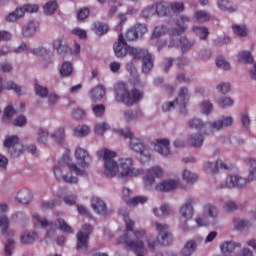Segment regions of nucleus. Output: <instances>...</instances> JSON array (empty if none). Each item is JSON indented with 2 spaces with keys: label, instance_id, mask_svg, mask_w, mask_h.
I'll return each mask as SVG.
<instances>
[{
  "label": "nucleus",
  "instance_id": "1",
  "mask_svg": "<svg viewBox=\"0 0 256 256\" xmlns=\"http://www.w3.org/2000/svg\"><path fill=\"white\" fill-rule=\"evenodd\" d=\"M119 215L124 219L126 233L118 238V243L123 244L126 251L137 253V256H147L145 243L141 240L147 235V231L143 228L133 229L135 227V221L129 218L127 210H119Z\"/></svg>",
  "mask_w": 256,
  "mask_h": 256
},
{
  "label": "nucleus",
  "instance_id": "2",
  "mask_svg": "<svg viewBox=\"0 0 256 256\" xmlns=\"http://www.w3.org/2000/svg\"><path fill=\"white\" fill-rule=\"evenodd\" d=\"M53 173L56 179L63 180L64 183H70L71 185L77 184L79 178L87 177V170L79 168L69 153L63 155L62 159L54 166Z\"/></svg>",
  "mask_w": 256,
  "mask_h": 256
},
{
  "label": "nucleus",
  "instance_id": "3",
  "mask_svg": "<svg viewBox=\"0 0 256 256\" xmlns=\"http://www.w3.org/2000/svg\"><path fill=\"white\" fill-rule=\"evenodd\" d=\"M189 23V17L187 16H180L176 22L177 28H174L169 31L170 42L168 47H181L183 53H187L194 45L195 42L189 41L187 37L183 35L185 32V24Z\"/></svg>",
  "mask_w": 256,
  "mask_h": 256
},
{
  "label": "nucleus",
  "instance_id": "4",
  "mask_svg": "<svg viewBox=\"0 0 256 256\" xmlns=\"http://www.w3.org/2000/svg\"><path fill=\"white\" fill-rule=\"evenodd\" d=\"M115 95L117 101L124 103L127 107H133V105L139 103L145 96L143 91L134 88L129 91V86L125 82H119L115 86Z\"/></svg>",
  "mask_w": 256,
  "mask_h": 256
},
{
  "label": "nucleus",
  "instance_id": "5",
  "mask_svg": "<svg viewBox=\"0 0 256 256\" xmlns=\"http://www.w3.org/2000/svg\"><path fill=\"white\" fill-rule=\"evenodd\" d=\"M189 99H191L189 88L181 87L178 91V96L175 101L164 103L162 105V111L167 113L169 111H173V109L176 108L181 115L185 116L187 115V104L189 103Z\"/></svg>",
  "mask_w": 256,
  "mask_h": 256
},
{
  "label": "nucleus",
  "instance_id": "6",
  "mask_svg": "<svg viewBox=\"0 0 256 256\" xmlns=\"http://www.w3.org/2000/svg\"><path fill=\"white\" fill-rule=\"evenodd\" d=\"M98 156L103 158L105 177H119V163L115 161L117 154L111 150L102 149L98 151Z\"/></svg>",
  "mask_w": 256,
  "mask_h": 256
},
{
  "label": "nucleus",
  "instance_id": "7",
  "mask_svg": "<svg viewBox=\"0 0 256 256\" xmlns=\"http://www.w3.org/2000/svg\"><path fill=\"white\" fill-rule=\"evenodd\" d=\"M118 133L122 135V137H125V139H130L129 147L132 151L139 153L141 157H145V159H151V151H149V149L145 147V143L137 138V136L133 135L129 129H120Z\"/></svg>",
  "mask_w": 256,
  "mask_h": 256
},
{
  "label": "nucleus",
  "instance_id": "8",
  "mask_svg": "<svg viewBox=\"0 0 256 256\" xmlns=\"http://www.w3.org/2000/svg\"><path fill=\"white\" fill-rule=\"evenodd\" d=\"M119 177L120 179H127L133 177H139L145 173L143 168L133 167L132 158H120L118 160Z\"/></svg>",
  "mask_w": 256,
  "mask_h": 256
},
{
  "label": "nucleus",
  "instance_id": "9",
  "mask_svg": "<svg viewBox=\"0 0 256 256\" xmlns=\"http://www.w3.org/2000/svg\"><path fill=\"white\" fill-rule=\"evenodd\" d=\"M195 203V198H188L185 203L181 206L180 208V217H182V219H184V225L182 226V229L185 233L189 232V231H193V229H195V227L193 226H189V221H191V219H193V215L195 213L194 209H193V204Z\"/></svg>",
  "mask_w": 256,
  "mask_h": 256
},
{
  "label": "nucleus",
  "instance_id": "10",
  "mask_svg": "<svg viewBox=\"0 0 256 256\" xmlns=\"http://www.w3.org/2000/svg\"><path fill=\"white\" fill-rule=\"evenodd\" d=\"M39 5L37 4H24L23 7L16 8L13 12L5 16L6 23H15L18 19L25 17L26 13H37Z\"/></svg>",
  "mask_w": 256,
  "mask_h": 256
},
{
  "label": "nucleus",
  "instance_id": "11",
  "mask_svg": "<svg viewBox=\"0 0 256 256\" xmlns=\"http://www.w3.org/2000/svg\"><path fill=\"white\" fill-rule=\"evenodd\" d=\"M113 48L114 53L118 58L125 57L128 53L130 57L134 59L139 53V48L127 45V42H125V39H123L121 34L118 37V43H115Z\"/></svg>",
  "mask_w": 256,
  "mask_h": 256
},
{
  "label": "nucleus",
  "instance_id": "12",
  "mask_svg": "<svg viewBox=\"0 0 256 256\" xmlns=\"http://www.w3.org/2000/svg\"><path fill=\"white\" fill-rule=\"evenodd\" d=\"M163 175H165V170H163V167L159 165L152 166L147 169L143 176L145 189H151L153 185H155L156 179H161Z\"/></svg>",
  "mask_w": 256,
  "mask_h": 256
},
{
  "label": "nucleus",
  "instance_id": "13",
  "mask_svg": "<svg viewBox=\"0 0 256 256\" xmlns=\"http://www.w3.org/2000/svg\"><path fill=\"white\" fill-rule=\"evenodd\" d=\"M248 183L249 180L241 175H230L226 178L224 184L218 185V189H245Z\"/></svg>",
  "mask_w": 256,
  "mask_h": 256
},
{
  "label": "nucleus",
  "instance_id": "14",
  "mask_svg": "<svg viewBox=\"0 0 256 256\" xmlns=\"http://www.w3.org/2000/svg\"><path fill=\"white\" fill-rule=\"evenodd\" d=\"M32 221L36 227H42L43 229H47L46 238L47 239H55V235H57V231L53 225V222H49L47 218H43L38 214L32 215Z\"/></svg>",
  "mask_w": 256,
  "mask_h": 256
},
{
  "label": "nucleus",
  "instance_id": "15",
  "mask_svg": "<svg viewBox=\"0 0 256 256\" xmlns=\"http://www.w3.org/2000/svg\"><path fill=\"white\" fill-rule=\"evenodd\" d=\"M93 228L89 224L82 226V229L77 233V249L78 251H87L89 247V236L91 235Z\"/></svg>",
  "mask_w": 256,
  "mask_h": 256
},
{
  "label": "nucleus",
  "instance_id": "16",
  "mask_svg": "<svg viewBox=\"0 0 256 256\" xmlns=\"http://www.w3.org/2000/svg\"><path fill=\"white\" fill-rule=\"evenodd\" d=\"M133 59H142V73H149L154 67L155 59L145 49L138 48V54Z\"/></svg>",
  "mask_w": 256,
  "mask_h": 256
},
{
  "label": "nucleus",
  "instance_id": "17",
  "mask_svg": "<svg viewBox=\"0 0 256 256\" xmlns=\"http://www.w3.org/2000/svg\"><path fill=\"white\" fill-rule=\"evenodd\" d=\"M170 141L167 138H159L152 142L154 151L162 157H169L171 155Z\"/></svg>",
  "mask_w": 256,
  "mask_h": 256
},
{
  "label": "nucleus",
  "instance_id": "18",
  "mask_svg": "<svg viewBox=\"0 0 256 256\" xmlns=\"http://www.w3.org/2000/svg\"><path fill=\"white\" fill-rule=\"evenodd\" d=\"M123 199L127 205H130V207H136V205H144V203H147L149 201V198L146 196H136L133 198H129L133 195V191L129 188H124L122 191Z\"/></svg>",
  "mask_w": 256,
  "mask_h": 256
},
{
  "label": "nucleus",
  "instance_id": "19",
  "mask_svg": "<svg viewBox=\"0 0 256 256\" xmlns=\"http://www.w3.org/2000/svg\"><path fill=\"white\" fill-rule=\"evenodd\" d=\"M74 157L81 169H88L89 165H91L92 159L89 152L81 147L76 148Z\"/></svg>",
  "mask_w": 256,
  "mask_h": 256
},
{
  "label": "nucleus",
  "instance_id": "20",
  "mask_svg": "<svg viewBox=\"0 0 256 256\" xmlns=\"http://www.w3.org/2000/svg\"><path fill=\"white\" fill-rule=\"evenodd\" d=\"M156 230L158 231V241L161 245H169L171 242V233H169V225L161 222L155 223Z\"/></svg>",
  "mask_w": 256,
  "mask_h": 256
},
{
  "label": "nucleus",
  "instance_id": "21",
  "mask_svg": "<svg viewBox=\"0 0 256 256\" xmlns=\"http://www.w3.org/2000/svg\"><path fill=\"white\" fill-rule=\"evenodd\" d=\"M30 53H32V55H37L38 57H43V59L46 60V63L44 64L45 67H49V65L53 63V52L45 47L32 49L30 50Z\"/></svg>",
  "mask_w": 256,
  "mask_h": 256
},
{
  "label": "nucleus",
  "instance_id": "22",
  "mask_svg": "<svg viewBox=\"0 0 256 256\" xmlns=\"http://www.w3.org/2000/svg\"><path fill=\"white\" fill-rule=\"evenodd\" d=\"M15 201L21 205H29L33 201V193L27 188L20 189L16 193Z\"/></svg>",
  "mask_w": 256,
  "mask_h": 256
},
{
  "label": "nucleus",
  "instance_id": "23",
  "mask_svg": "<svg viewBox=\"0 0 256 256\" xmlns=\"http://www.w3.org/2000/svg\"><path fill=\"white\" fill-rule=\"evenodd\" d=\"M179 185V181L173 179H167L155 186L156 191L167 193L169 191H175Z\"/></svg>",
  "mask_w": 256,
  "mask_h": 256
},
{
  "label": "nucleus",
  "instance_id": "24",
  "mask_svg": "<svg viewBox=\"0 0 256 256\" xmlns=\"http://www.w3.org/2000/svg\"><path fill=\"white\" fill-rule=\"evenodd\" d=\"M37 31H39V22L36 20H30L22 27L23 37H33Z\"/></svg>",
  "mask_w": 256,
  "mask_h": 256
},
{
  "label": "nucleus",
  "instance_id": "25",
  "mask_svg": "<svg viewBox=\"0 0 256 256\" xmlns=\"http://www.w3.org/2000/svg\"><path fill=\"white\" fill-rule=\"evenodd\" d=\"M20 241L24 245H31V244L35 243L36 241H39V234L35 230L24 231L20 235Z\"/></svg>",
  "mask_w": 256,
  "mask_h": 256
},
{
  "label": "nucleus",
  "instance_id": "26",
  "mask_svg": "<svg viewBox=\"0 0 256 256\" xmlns=\"http://www.w3.org/2000/svg\"><path fill=\"white\" fill-rule=\"evenodd\" d=\"M91 207L98 215H107V205L100 198H92Z\"/></svg>",
  "mask_w": 256,
  "mask_h": 256
},
{
  "label": "nucleus",
  "instance_id": "27",
  "mask_svg": "<svg viewBox=\"0 0 256 256\" xmlns=\"http://www.w3.org/2000/svg\"><path fill=\"white\" fill-rule=\"evenodd\" d=\"M203 141L205 140L203 138V134L201 133H192L187 137V144L195 149L203 147Z\"/></svg>",
  "mask_w": 256,
  "mask_h": 256
},
{
  "label": "nucleus",
  "instance_id": "28",
  "mask_svg": "<svg viewBox=\"0 0 256 256\" xmlns=\"http://www.w3.org/2000/svg\"><path fill=\"white\" fill-rule=\"evenodd\" d=\"M52 47L59 55H65V53H69V51H71V47L63 44V38L61 37L52 41Z\"/></svg>",
  "mask_w": 256,
  "mask_h": 256
},
{
  "label": "nucleus",
  "instance_id": "29",
  "mask_svg": "<svg viewBox=\"0 0 256 256\" xmlns=\"http://www.w3.org/2000/svg\"><path fill=\"white\" fill-rule=\"evenodd\" d=\"M124 120L127 123H131L133 121H139L143 117V111L141 110H125L123 112Z\"/></svg>",
  "mask_w": 256,
  "mask_h": 256
},
{
  "label": "nucleus",
  "instance_id": "30",
  "mask_svg": "<svg viewBox=\"0 0 256 256\" xmlns=\"http://www.w3.org/2000/svg\"><path fill=\"white\" fill-rule=\"evenodd\" d=\"M105 87L103 85H98L90 92V98L94 103L97 101H101L103 97H105Z\"/></svg>",
  "mask_w": 256,
  "mask_h": 256
},
{
  "label": "nucleus",
  "instance_id": "31",
  "mask_svg": "<svg viewBox=\"0 0 256 256\" xmlns=\"http://www.w3.org/2000/svg\"><path fill=\"white\" fill-rule=\"evenodd\" d=\"M0 229L4 237H13L14 232L9 230V218L5 215L0 217Z\"/></svg>",
  "mask_w": 256,
  "mask_h": 256
},
{
  "label": "nucleus",
  "instance_id": "32",
  "mask_svg": "<svg viewBox=\"0 0 256 256\" xmlns=\"http://www.w3.org/2000/svg\"><path fill=\"white\" fill-rule=\"evenodd\" d=\"M197 251V241L188 240L181 250L183 256H191Z\"/></svg>",
  "mask_w": 256,
  "mask_h": 256
},
{
  "label": "nucleus",
  "instance_id": "33",
  "mask_svg": "<svg viewBox=\"0 0 256 256\" xmlns=\"http://www.w3.org/2000/svg\"><path fill=\"white\" fill-rule=\"evenodd\" d=\"M169 7H170L169 2H165V1L154 4V9L158 17H165V15L169 13Z\"/></svg>",
  "mask_w": 256,
  "mask_h": 256
},
{
  "label": "nucleus",
  "instance_id": "34",
  "mask_svg": "<svg viewBox=\"0 0 256 256\" xmlns=\"http://www.w3.org/2000/svg\"><path fill=\"white\" fill-rule=\"evenodd\" d=\"M217 6L221 11H228V13H235L237 11V5L229 0H218Z\"/></svg>",
  "mask_w": 256,
  "mask_h": 256
},
{
  "label": "nucleus",
  "instance_id": "35",
  "mask_svg": "<svg viewBox=\"0 0 256 256\" xmlns=\"http://www.w3.org/2000/svg\"><path fill=\"white\" fill-rule=\"evenodd\" d=\"M59 7L57 0H50L45 3L43 6V11L45 15L51 16L55 15L57 12V8Z\"/></svg>",
  "mask_w": 256,
  "mask_h": 256
},
{
  "label": "nucleus",
  "instance_id": "36",
  "mask_svg": "<svg viewBox=\"0 0 256 256\" xmlns=\"http://www.w3.org/2000/svg\"><path fill=\"white\" fill-rule=\"evenodd\" d=\"M189 129H196V131H203L207 127V123L199 118H191L187 123Z\"/></svg>",
  "mask_w": 256,
  "mask_h": 256
},
{
  "label": "nucleus",
  "instance_id": "37",
  "mask_svg": "<svg viewBox=\"0 0 256 256\" xmlns=\"http://www.w3.org/2000/svg\"><path fill=\"white\" fill-rule=\"evenodd\" d=\"M182 179L183 181H185V183H188L189 185H193L194 183H197L199 176L188 169H184L182 171Z\"/></svg>",
  "mask_w": 256,
  "mask_h": 256
},
{
  "label": "nucleus",
  "instance_id": "38",
  "mask_svg": "<svg viewBox=\"0 0 256 256\" xmlns=\"http://www.w3.org/2000/svg\"><path fill=\"white\" fill-rule=\"evenodd\" d=\"M249 173L247 176L248 183H253L256 181V159H249L248 160Z\"/></svg>",
  "mask_w": 256,
  "mask_h": 256
},
{
  "label": "nucleus",
  "instance_id": "39",
  "mask_svg": "<svg viewBox=\"0 0 256 256\" xmlns=\"http://www.w3.org/2000/svg\"><path fill=\"white\" fill-rule=\"evenodd\" d=\"M73 75V64L69 61L62 63L60 67V77H71Z\"/></svg>",
  "mask_w": 256,
  "mask_h": 256
},
{
  "label": "nucleus",
  "instance_id": "40",
  "mask_svg": "<svg viewBox=\"0 0 256 256\" xmlns=\"http://www.w3.org/2000/svg\"><path fill=\"white\" fill-rule=\"evenodd\" d=\"M194 19L197 21V23H206V21L211 19V14L205 10H197L194 13Z\"/></svg>",
  "mask_w": 256,
  "mask_h": 256
},
{
  "label": "nucleus",
  "instance_id": "41",
  "mask_svg": "<svg viewBox=\"0 0 256 256\" xmlns=\"http://www.w3.org/2000/svg\"><path fill=\"white\" fill-rule=\"evenodd\" d=\"M236 247H241V244H237L234 241H226L220 246V249L222 253L227 255V253H233Z\"/></svg>",
  "mask_w": 256,
  "mask_h": 256
},
{
  "label": "nucleus",
  "instance_id": "42",
  "mask_svg": "<svg viewBox=\"0 0 256 256\" xmlns=\"http://www.w3.org/2000/svg\"><path fill=\"white\" fill-rule=\"evenodd\" d=\"M51 138L55 143H63L65 141V128L59 127L51 133Z\"/></svg>",
  "mask_w": 256,
  "mask_h": 256
},
{
  "label": "nucleus",
  "instance_id": "43",
  "mask_svg": "<svg viewBox=\"0 0 256 256\" xmlns=\"http://www.w3.org/2000/svg\"><path fill=\"white\" fill-rule=\"evenodd\" d=\"M225 143L232 147H241V145H245V140L239 136H228L225 139Z\"/></svg>",
  "mask_w": 256,
  "mask_h": 256
},
{
  "label": "nucleus",
  "instance_id": "44",
  "mask_svg": "<svg viewBox=\"0 0 256 256\" xmlns=\"http://www.w3.org/2000/svg\"><path fill=\"white\" fill-rule=\"evenodd\" d=\"M4 89L6 91H14L17 95H21L23 93V87L15 83L14 81H7L4 83Z\"/></svg>",
  "mask_w": 256,
  "mask_h": 256
},
{
  "label": "nucleus",
  "instance_id": "45",
  "mask_svg": "<svg viewBox=\"0 0 256 256\" xmlns=\"http://www.w3.org/2000/svg\"><path fill=\"white\" fill-rule=\"evenodd\" d=\"M21 145L19 143V137L17 135L7 136L4 140V147L7 149H13V147Z\"/></svg>",
  "mask_w": 256,
  "mask_h": 256
},
{
  "label": "nucleus",
  "instance_id": "46",
  "mask_svg": "<svg viewBox=\"0 0 256 256\" xmlns=\"http://www.w3.org/2000/svg\"><path fill=\"white\" fill-rule=\"evenodd\" d=\"M153 213L156 217H161V215H164L165 217H167V215H171L173 213V209L170 208L169 205L164 204L161 206L160 210L157 208H154Z\"/></svg>",
  "mask_w": 256,
  "mask_h": 256
},
{
  "label": "nucleus",
  "instance_id": "47",
  "mask_svg": "<svg viewBox=\"0 0 256 256\" xmlns=\"http://www.w3.org/2000/svg\"><path fill=\"white\" fill-rule=\"evenodd\" d=\"M55 227L63 231V233H73V228L65 222L63 219H57L55 222Z\"/></svg>",
  "mask_w": 256,
  "mask_h": 256
},
{
  "label": "nucleus",
  "instance_id": "48",
  "mask_svg": "<svg viewBox=\"0 0 256 256\" xmlns=\"http://www.w3.org/2000/svg\"><path fill=\"white\" fill-rule=\"evenodd\" d=\"M15 108H13V105H8L6 106V108L4 109V114H3V122L4 123H9L11 121V119H13V117L15 116Z\"/></svg>",
  "mask_w": 256,
  "mask_h": 256
},
{
  "label": "nucleus",
  "instance_id": "49",
  "mask_svg": "<svg viewBox=\"0 0 256 256\" xmlns=\"http://www.w3.org/2000/svg\"><path fill=\"white\" fill-rule=\"evenodd\" d=\"M223 128V124L221 123V120H217L214 122H209V128L205 131L207 135H213L216 131H221Z\"/></svg>",
  "mask_w": 256,
  "mask_h": 256
},
{
  "label": "nucleus",
  "instance_id": "50",
  "mask_svg": "<svg viewBox=\"0 0 256 256\" xmlns=\"http://www.w3.org/2000/svg\"><path fill=\"white\" fill-rule=\"evenodd\" d=\"M204 212L207 213L212 219H217V217H219V209H217V206L213 204H206L204 206Z\"/></svg>",
  "mask_w": 256,
  "mask_h": 256
},
{
  "label": "nucleus",
  "instance_id": "51",
  "mask_svg": "<svg viewBox=\"0 0 256 256\" xmlns=\"http://www.w3.org/2000/svg\"><path fill=\"white\" fill-rule=\"evenodd\" d=\"M239 63H253V55L250 51H241L237 55Z\"/></svg>",
  "mask_w": 256,
  "mask_h": 256
},
{
  "label": "nucleus",
  "instance_id": "52",
  "mask_svg": "<svg viewBox=\"0 0 256 256\" xmlns=\"http://www.w3.org/2000/svg\"><path fill=\"white\" fill-rule=\"evenodd\" d=\"M94 32L96 33V35H105V33L109 32V25L103 22H95Z\"/></svg>",
  "mask_w": 256,
  "mask_h": 256
},
{
  "label": "nucleus",
  "instance_id": "53",
  "mask_svg": "<svg viewBox=\"0 0 256 256\" xmlns=\"http://www.w3.org/2000/svg\"><path fill=\"white\" fill-rule=\"evenodd\" d=\"M200 111L203 115L213 113V103H211L209 100H203L200 103Z\"/></svg>",
  "mask_w": 256,
  "mask_h": 256
},
{
  "label": "nucleus",
  "instance_id": "54",
  "mask_svg": "<svg viewBox=\"0 0 256 256\" xmlns=\"http://www.w3.org/2000/svg\"><path fill=\"white\" fill-rule=\"evenodd\" d=\"M109 129H111V126L106 122H100L94 126L96 135H105V131H109Z\"/></svg>",
  "mask_w": 256,
  "mask_h": 256
},
{
  "label": "nucleus",
  "instance_id": "55",
  "mask_svg": "<svg viewBox=\"0 0 256 256\" xmlns=\"http://www.w3.org/2000/svg\"><path fill=\"white\" fill-rule=\"evenodd\" d=\"M91 129L87 125L77 126L74 128L75 137H87V134L90 133Z\"/></svg>",
  "mask_w": 256,
  "mask_h": 256
},
{
  "label": "nucleus",
  "instance_id": "56",
  "mask_svg": "<svg viewBox=\"0 0 256 256\" xmlns=\"http://www.w3.org/2000/svg\"><path fill=\"white\" fill-rule=\"evenodd\" d=\"M232 31L238 37H247V27L245 25H233Z\"/></svg>",
  "mask_w": 256,
  "mask_h": 256
},
{
  "label": "nucleus",
  "instance_id": "57",
  "mask_svg": "<svg viewBox=\"0 0 256 256\" xmlns=\"http://www.w3.org/2000/svg\"><path fill=\"white\" fill-rule=\"evenodd\" d=\"M216 66L223 71H229L231 69V64L223 56H219L216 59Z\"/></svg>",
  "mask_w": 256,
  "mask_h": 256
},
{
  "label": "nucleus",
  "instance_id": "58",
  "mask_svg": "<svg viewBox=\"0 0 256 256\" xmlns=\"http://www.w3.org/2000/svg\"><path fill=\"white\" fill-rule=\"evenodd\" d=\"M34 91L38 97H41L42 99H45L49 96V89L45 86H41L39 84H36L34 87Z\"/></svg>",
  "mask_w": 256,
  "mask_h": 256
},
{
  "label": "nucleus",
  "instance_id": "59",
  "mask_svg": "<svg viewBox=\"0 0 256 256\" xmlns=\"http://www.w3.org/2000/svg\"><path fill=\"white\" fill-rule=\"evenodd\" d=\"M153 15H157L155 11V4L148 5L143 8L142 17H144V19H149L150 17H153Z\"/></svg>",
  "mask_w": 256,
  "mask_h": 256
},
{
  "label": "nucleus",
  "instance_id": "60",
  "mask_svg": "<svg viewBox=\"0 0 256 256\" xmlns=\"http://www.w3.org/2000/svg\"><path fill=\"white\" fill-rule=\"evenodd\" d=\"M49 137V130L39 128L37 131V141L38 143H47Z\"/></svg>",
  "mask_w": 256,
  "mask_h": 256
},
{
  "label": "nucleus",
  "instance_id": "61",
  "mask_svg": "<svg viewBox=\"0 0 256 256\" xmlns=\"http://www.w3.org/2000/svg\"><path fill=\"white\" fill-rule=\"evenodd\" d=\"M23 151H25V149L22 146V144H17L16 146H14L9 150V153L11 157H13L14 159H17V157H21V155H23Z\"/></svg>",
  "mask_w": 256,
  "mask_h": 256
},
{
  "label": "nucleus",
  "instance_id": "62",
  "mask_svg": "<svg viewBox=\"0 0 256 256\" xmlns=\"http://www.w3.org/2000/svg\"><path fill=\"white\" fill-rule=\"evenodd\" d=\"M195 34L200 37V39L205 40L209 36V30L206 27H197L193 28Z\"/></svg>",
  "mask_w": 256,
  "mask_h": 256
},
{
  "label": "nucleus",
  "instance_id": "63",
  "mask_svg": "<svg viewBox=\"0 0 256 256\" xmlns=\"http://www.w3.org/2000/svg\"><path fill=\"white\" fill-rule=\"evenodd\" d=\"M92 113L97 118L103 117V115H105V105L97 104V105L93 106Z\"/></svg>",
  "mask_w": 256,
  "mask_h": 256
},
{
  "label": "nucleus",
  "instance_id": "64",
  "mask_svg": "<svg viewBox=\"0 0 256 256\" xmlns=\"http://www.w3.org/2000/svg\"><path fill=\"white\" fill-rule=\"evenodd\" d=\"M233 103L234 101L233 99H231V97H222L218 101V105L222 109H227V107H233Z\"/></svg>",
  "mask_w": 256,
  "mask_h": 256
}]
</instances>
